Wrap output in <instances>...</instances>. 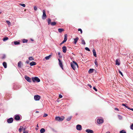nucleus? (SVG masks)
Wrapping results in <instances>:
<instances>
[{
  "mask_svg": "<svg viewBox=\"0 0 133 133\" xmlns=\"http://www.w3.org/2000/svg\"><path fill=\"white\" fill-rule=\"evenodd\" d=\"M94 70V69H90L89 70V73H91L93 72Z\"/></svg>",
  "mask_w": 133,
  "mask_h": 133,
  "instance_id": "5701e85b",
  "label": "nucleus"
},
{
  "mask_svg": "<svg viewBox=\"0 0 133 133\" xmlns=\"http://www.w3.org/2000/svg\"><path fill=\"white\" fill-rule=\"evenodd\" d=\"M93 88L96 91H97V89L95 87H94Z\"/></svg>",
  "mask_w": 133,
  "mask_h": 133,
  "instance_id": "49530a36",
  "label": "nucleus"
},
{
  "mask_svg": "<svg viewBox=\"0 0 133 133\" xmlns=\"http://www.w3.org/2000/svg\"><path fill=\"white\" fill-rule=\"evenodd\" d=\"M95 64L96 65V66H97L98 65V64L97 63V62L96 60H95Z\"/></svg>",
  "mask_w": 133,
  "mask_h": 133,
  "instance_id": "72a5a7b5",
  "label": "nucleus"
},
{
  "mask_svg": "<svg viewBox=\"0 0 133 133\" xmlns=\"http://www.w3.org/2000/svg\"><path fill=\"white\" fill-rule=\"evenodd\" d=\"M45 131V130L44 128H42L40 130V132L41 133H44Z\"/></svg>",
  "mask_w": 133,
  "mask_h": 133,
  "instance_id": "412c9836",
  "label": "nucleus"
},
{
  "mask_svg": "<svg viewBox=\"0 0 133 133\" xmlns=\"http://www.w3.org/2000/svg\"><path fill=\"white\" fill-rule=\"evenodd\" d=\"M43 15L42 17V19H45L47 17L46 15V12L45 10H43Z\"/></svg>",
  "mask_w": 133,
  "mask_h": 133,
  "instance_id": "39448f33",
  "label": "nucleus"
},
{
  "mask_svg": "<svg viewBox=\"0 0 133 133\" xmlns=\"http://www.w3.org/2000/svg\"><path fill=\"white\" fill-rule=\"evenodd\" d=\"M86 131L88 133H93L94 131L91 130L87 129L86 130Z\"/></svg>",
  "mask_w": 133,
  "mask_h": 133,
  "instance_id": "2eb2a0df",
  "label": "nucleus"
},
{
  "mask_svg": "<svg viewBox=\"0 0 133 133\" xmlns=\"http://www.w3.org/2000/svg\"><path fill=\"white\" fill-rule=\"evenodd\" d=\"M25 128L24 129V131H23V133H28V132L26 131H25Z\"/></svg>",
  "mask_w": 133,
  "mask_h": 133,
  "instance_id": "c03bdc74",
  "label": "nucleus"
},
{
  "mask_svg": "<svg viewBox=\"0 0 133 133\" xmlns=\"http://www.w3.org/2000/svg\"><path fill=\"white\" fill-rule=\"evenodd\" d=\"M14 43L15 45H18L20 44V42L17 41H15L14 42Z\"/></svg>",
  "mask_w": 133,
  "mask_h": 133,
  "instance_id": "cd10ccee",
  "label": "nucleus"
},
{
  "mask_svg": "<svg viewBox=\"0 0 133 133\" xmlns=\"http://www.w3.org/2000/svg\"><path fill=\"white\" fill-rule=\"evenodd\" d=\"M29 60L32 61L33 60H34V58H33V57H30L29 58Z\"/></svg>",
  "mask_w": 133,
  "mask_h": 133,
  "instance_id": "473e14b6",
  "label": "nucleus"
},
{
  "mask_svg": "<svg viewBox=\"0 0 133 133\" xmlns=\"http://www.w3.org/2000/svg\"><path fill=\"white\" fill-rule=\"evenodd\" d=\"M58 56L59 57L61 58L62 57V56L61 55V53L60 52H58Z\"/></svg>",
  "mask_w": 133,
  "mask_h": 133,
  "instance_id": "2f4dec72",
  "label": "nucleus"
},
{
  "mask_svg": "<svg viewBox=\"0 0 133 133\" xmlns=\"http://www.w3.org/2000/svg\"><path fill=\"white\" fill-rule=\"evenodd\" d=\"M82 44H83L84 45H85V42L84 40L83 39H82Z\"/></svg>",
  "mask_w": 133,
  "mask_h": 133,
  "instance_id": "c85d7f7f",
  "label": "nucleus"
},
{
  "mask_svg": "<svg viewBox=\"0 0 133 133\" xmlns=\"http://www.w3.org/2000/svg\"><path fill=\"white\" fill-rule=\"evenodd\" d=\"M78 31H80L81 32V34H82V30L81 29H78Z\"/></svg>",
  "mask_w": 133,
  "mask_h": 133,
  "instance_id": "e433bc0d",
  "label": "nucleus"
},
{
  "mask_svg": "<svg viewBox=\"0 0 133 133\" xmlns=\"http://www.w3.org/2000/svg\"><path fill=\"white\" fill-rule=\"evenodd\" d=\"M64 118V117L63 116H62L61 117H55V120L59 121H62Z\"/></svg>",
  "mask_w": 133,
  "mask_h": 133,
  "instance_id": "7ed1b4c3",
  "label": "nucleus"
},
{
  "mask_svg": "<svg viewBox=\"0 0 133 133\" xmlns=\"http://www.w3.org/2000/svg\"><path fill=\"white\" fill-rule=\"evenodd\" d=\"M126 105H127V104H122V106L125 107L127 108L130 109V108H129V107H128V106H126Z\"/></svg>",
  "mask_w": 133,
  "mask_h": 133,
  "instance_id": "bb28decb",
  "label": "nucleus"
},
{
  "mask_svg": "<svg viewBox=\"0 0 133 133\" xmlns=\"http://www.w3.org/2000/svg\"><path fill=\"white\" fill-rule=\"evenodd\" d=\"M14 119L17 121H18L20 119L19 116L18 115H16L15 116Z\"/></svg>",
  "mask_w": 133,
  "mask_h": 133,
  "instance_id": "9d476101",
  "label": "nucleus"
},
{
  "mask_svg": "<svg viewBox=\"0 0 133 133\" xmlns=\"http://www.w3.org/2000/svg\"><path fill=\"white\" fill-rule=\"evenodd\" d=\"M40 98V96L38 95H36L34 96V99L36 101L39 100Z\"/></svg>",
  "mask_w": 133,
  "mask_h": 133,
  "instance_id": "423d86ee",
  "label": "nucleus"
},
{
  "mask_svg": "<svg viewBox=\"0 0 133 133\" xmlns=\"http://www.w3.org/2000/svg\"><path fill=\"white\" fill-rule=\"evenodd\" d=\"M59 98H61L62 97V96L61 94H59Z\"/></svg>",
  "mask_w": 133,
  "mask_h": 133,
  "instance_id": "de8ad7c7",
  "label": "nucleus"
},
{
  "mask_svg": "<svg viewBox=\"0 0 133 133\" xmlns=\"http://www.w3.org/2000/svg\"><path fill=\"white\" fill-rule=\"evenodd\" d=\"M22 129V128H19V131L20 132H21Z\"/></svg>",
  "mask_w": 133,
  "mask_h": 133,
  "instance_id": "8fccbe9b",
  "label": "nucleus"
},
{
  "mask_svg": "<svg viewBox=\"0 0 133 133\" xmlns=\"http://www.w3.org/2000/svg\"><path fill=\"white\" fill-rule=\"evenodd\" d=\"M36 113H38V111H36Z\"/></svg>",
  "mask_w": 133,
  "mask_h": 133,
  "instance_id": "13d9d810",
  "label": "nucleus"
},
{
  "mask_svg": "<svg viewBox=\"0 0 133 133\" xmlns=\"http://www.w3.org/2000/svg\"><path fill=\"white\" fill-rule=\"evenodd\" d=\"M119 59H117L116 61V64L118 65H119L120 64V63L119 62Z\"/></svg>",
  "mask_w": 133,
  "mask_h": 133,
  "instance_id": "dca6fc26",
  "label": "nucleus"
},
{
  "mask_svg": "<svg viewBox=\"0 0 133 133\" xmlns=\"http://www.w3.org/2000/svg\"><path fill=\"white\" fill-rule=\"evenodd\" d=\"M118 117L119 119L120 120H121L122 119V116L119 115H118Z\"/></svg>",
  "mask_w": 133,
  "mask_h": 133,
  "instance_id": "7c9ffc66",
  "label": "nucleus"
},
{
  "mask_svg": "<svg viewBox=\"0 0 133 133\" xmlns=\"http://www.w3.org/2000/svg\"><path fill=\"white\" fill-rule=\"evenodd\" d=\"M6 22L9 25H10L11 24L10 22L9 21H6Z\"/></svg>",
  "mask_w": 133,
  "mask_h": 133,
  "instance_id": "a19ab883",
  "label": "nucleus"
},
{
  "mask_svg": "<svg viewBox=\"0 0 133 133\" xmlns=\"http://www.w3.org/2000/svg\"><path fill=\"white\" fill-rule=\"evenodd\" d=\"M58 60L59 61V64L60 67L62 69H63V66L62 64V62L59 59H58Z\"/></svg>",
  "mask_w": 133,
  "mask_h": 133,
  "instance_id": "ddd939ff",
  "label": "nucleus"
},
{
  "mask_svg": "<svg viewBox=\"0 0 133 133\" xmlns=\"http://www.w3.org/2000/svg\"><path fill=\"white\" fill-rule=\"evenodd\" d=\"M130 109V110H132V111H133V109Z\"/></svg>",
  "mask_w": 133,
  "mask_h": 133,
  "instance_id": "6e6d98bb",
  "label": "nucleus"
},
{
  "mask_svg": "<svg viewBox=\"0 0 133 133\" xmlns=\"http://www.w3.org/2000/svg\"><path fill=\"white\" fill-rule=\"evenodd\" d=\"M67 39V34H65L64 35V40L62 42V43L63 44L66 42Z\"/></svg>",
  "mask_w": 133,
  "mask_h": 133,
  "instance_id": "f8f14e48",
  "label": "nucleus"
},
{
  "mask_svg": "<svg viewBox=\"0 0 133 133\" xmlns=\"http://www.w3.org/2000/svg\"><path fill=\"white\" fill-rule=\"evenodd\" d=\"M28 41L27 39H23V43H27Z\"/></svg>",
  "mask_w": 133,
  "mask_h": 133,
  "instance_id": "f704fd0d",
  "label": "nucleus"
},
{
  "mask_svg": "<svg viewBox=\"0 0 133 133\" xmlns=\"http://www.w3.org/2000/svg\"><path fill=\"white\" fill-rule=\"evenodd\" d=\"M48 115L47 114H45L44 115L43 117H46Z\"/></svg>",
  "mask_w": 133,
  "mask_h": 133,
  "instance_id": "09e8293b",
  "label": "nucleus"
},
{
  "mask_svg": "<svg viewBox=\"0 0 133 133\" xmlns=\"http://www.w3.org/2000/svg\"><path fill=\"white\" fill-rule=\"evenodd\" d=\"M118 72L122 76H123V74L122 73L121 71H120V70H119Z\"/></svg>",
  "mask_w": 133,
  "mask_h": 133,
  "instance_id": "79ce46f5",
  "label": "nucleus"
},
{
  "mask_svg": "<svg viewBox=\"0 0 133 133\" xmlns=\"http://www.w3.org/2000/svg\"><path fill=\"white\" fill-rule=\"evenodd\" d=\"M3 65L4 68H7V64L5 62H4L3 63Z\"/></svg>",
  "mask_w": 133,
  "mask_h": 133,
  "instance_id": "aec40b11",
  "label": "nucleus"
},
{
  "mask_svg": "<svg viewBox=\"0 0 133 133\" xmlns=\"http://www.w3.org/2000/svg\"><path fill=\"white\" fill-rule=\"evenodd\" d=\"M25 78L26 80H27L28 82H31V79L29 77L27 76H25Z\"/></svg>",
  "mask_w": 133,
  "mask_h": 133,
  "instance_id": "1a4fd4ad",
  "label": "nucleus"
},
{
  "mask_svg": "<svg viewBox=\"0 0 133 133\" xmlns=\"http://www.w3.org/2000/svg\"><path fill=\"white\" fill-rule=\"evenodd\" d=\"M38 124H37V125L36 126V127L35 128V129L36 130H38Z\"/></svg>",
  "mask_w": 133,
  "mask_h": 133,
  "instance_id": "58836bf2",
  "label": "nucleus"
},
{
  "mask_svg": "<svg viewBox=\"0 0 133 133\" xmlns=\"http://www.w3.org/2000/svg\"><path fill=\"white\" fill-rule=\"evenodd\" d=\"M64 30L62 29H58V31L59 32L61 33L62 31H64Z\"/></svg>",
  "mask_w": 133,
  "mask_h": 133,
  "instance_id": "b1692460",
  "label": "nucleus"
},
{
  "mask_svg": "<svg viewBox=\"0 0 133 133\" xmlns=\"http://www.w3.org/2000/svg\"><path fill=\"white\" fill-rule=\"evenodd\" d=\"M131 129L133 130V123L131 125Z\"/></svg>",
  "mask_w": 133,
  "mask_h": 133,
  "instance_id": "a18cd8bd",
  "label": "nucleus"
},
{
  "mask_svg": "<svg viewBox=\"0 0 133 133\" xmlns=\"http://www.w3.org/2000/svg\"><path fill=\"white\" fill-rule=\"evenodd\" d=\"M34 10L35 11H36L37 10V8L36 6H35L34 7Z\"/></svg>",
  "mask_w": 133,
  "mask_h": 133,
  "instance_id": "37998d69",
  "label": "nucleus"
},
{
  "mask_svg": "<svg viewBox=\"0 0 133 133\" xmlns=\"http://www.w3.org/2000/svg\"><path fill=\"white\" fill-rule=\"evenodd\" d=\"M71 67L74 70H75L77 67H78V65L77 63L73 61V62L71 63Z\"/></svg>",
  "mask_w": 133,
  "mask_h": 133,
  "instance_id": "f257e3e1",
  "label": "nucleus"
},
{
  "mask_svg": "<svg viewBox=\"0 0 133 133\" xmlns=\"http://www.w3.org/2000/svg\"><path fill=\"white\" fill-rule=\"evenodd\" d=\"M106 133H110V132L109 131H108L107 132H106Z\"/></svg>",
  "mask_w": 133,
  "mask_h": 133,
  "instance_id": "4d7b16f0",
  "label": "nucleus"
},
{
  "mask_svg": "<svg viewBox=\"0 0 133 133\" xmlns=\"http://www.w3.org/2000/svg\"><path fill=\"white\" fill-rule=\"evenodd\" d=\"M72 117V116H71L70 117H69L66 120L67 121H70L71 119V118Z\"/></svg>",
  "mask_w": 133,
  "mask_h": 133,
  "instance_id": "a878e982",
  "label": "nucleus"
},
{
  "mask_svg": "<svg viewBox=\"0 0 133 133\" xmlns=\"http://www.w3.org/2000/svg\"><path fill=\"white\" fill-rule=\"evenodd\" d=\"M115 110H117V111H119V109H118L117 108H115Z\"/></svg>",
  "mask_w": 133,
  "mask_h": 133,
  "instance_id": "603ef678",
  "label": "nucleus"
},
{
  "mask_svg": "<svg viewBox=\"0 0 133 133\" xmlns=\"http://www.w3.org/2000/svg\"><path fill=\"white\" fill-rule=\"evenodd\" d=\"M92 52H93V54L94 56L95 57H97V55L96 54V52L95 51V49H93L92 50Z\"/></svg>",
  "mask_w": 133,
  "mask_h": 133,
  "instance_id": "f3484780",
  "label": "nucleus"
},
{
  "mask_svg": "<svg viewBox=\"0 0 133 133\" xmlns=\"http://www.w3.org/2000/svg\"><path fill=\"white\" fill-rule=\"evenodd\" d=\"M79 38L78 37H76V38L74 39V43L76 44Z\"/></svg>",
  "mask_w": 133,
  "mask_h": 133,
  "instance_id": "6ab92c4d",
  "label": "nucleus"
},
{
  "mask_svg": "<svg viewBox=\"0 0 133 133\" xmlns=\"http://www.w3.org/2000/svg\"><path fill=\"white\" fill-rule=\"evenodd\" d=\"M85 49L86 50H87V51H90V49L88 47H86V48H85Z\"/></svg>",
  "mask_w": 133,
  "mask_h": 133,
  "instance_id": "ea45409f",
  "label": "nucleus"
},
{
  "mask_svg": "<svg viewBox=\"0 0 133 133\" xmlns=\"http://www.w3.org/2000/svg\"><path fill=\"white\" fill-rule=\"evenodd\" d=\"M32 79L34 82L36 81L37 82H40V79L36 77H32Z\"/></svg>",
  "mask_w": 133,
  "mask_h": 133,
  "instance_id": "20e7f679",
  "label": "nucleus"
},
{
  "mask_svg": "<svg viewBox=\"0 0 133 133\" xmlns=\"http://www.w3.org/2000/svg\"><path fill=\"white\" fill-rule=\"evenodd\" d=\"M48 25L50 24L52 26L55 25L56 24V23L55 22H51V19L49 18L48 19Z\"/></svg>",
  "mask_w": 133,
  "mask_h": 133,
  "instance_id": "f03ea898",
  "label": "nucleus"
},
{
  "mask_svg": "<svg viewBox=\"0 0 133 133\" xmlns=\"http://www.w3.org/2000/svg\"><path fill=\"white\" fill-rule=\"evenodd\" d=\"M51 55H50L48 56H46L45 57V59L46 60H48L51 57Z\"/></svg>",
  "mask_w": 133,
  "mask_h": 133,
  "instance_id": "4be33fe9",
  "label": "nucleus"
},
{
  "mask_svg": "<svg viewBox=\"0 0 133 133\" xmlns=\"http://www.w3.org/2000/svg\"><path fill=\"white\" fill-rule=\"evenodd\" d=\"M8 39V37H5L3 38V41H5Z\"/></svg>",
  "mask_w": 133,
  "mask_h": 133,
  "instance_id": "c756f323",
  "label": "nucleus"
},
{
  "mask_svg": "<svg viewBox=\"0 0 133 133\" xmlns=\"http://www.w3.org/2000/svg\"><path fill=\"white\" fill-rule=\"evenodd\" d=\"M97 123L98 124H100L103 123L104 122V120L103 119H98L97 121Z\"/></svg>",
  "mask_w": 133,
  "mask_h": 133,
  "instance_id": "9b49d317",
  "label": "nucleus"
},
{
  "mask_svg": "<svg viewBox=\"0 0 133 133\" xmlns=\"http://www.w3.org/2000/svg\"><path fill=\"white\" fill-rule=\"evenodd\" d=\"M120 133H126V132L124 130H122L120 131Z\"/></svg>",
  "mask_w": 133,
  "mask_h": 133,
  "instance_id": "c9c22d12",
  "label": "nucleus"
},
{
  "mask_svg": "<svg viewBox=\"0 0 133 133\" xmlns=\"http://www.w3.org/2000/svg\"><path fill=\"white\" fill-rule=\"evenodd\" d=\"M88 86L89 87H90V88H92L91 86L89 84H88Z\"/></svg>",
  "mask_w": 133,
  "mask_h": 133,
  "instance_id": "3c124183",
  "label": "nucleus"
},
{
  "mask_svg": "<svg viewBox=\"0 0 133 133\" xmlns=\"http://www.w3.org/2000/svg\"><path fill=\"white\" fill-rule=\"evenodd\" d=\"M1 12H0V14H1Z\"/></svg>",
  "mask_w": 133,
  "mask_h": 133,
  "instance_id": "bf43d9fd",
  "label": "nucleus"
},
{
  "mask_svg": "<svg viewBox=\"0 0 133 133\" xmlns=\"http://www.w3.org/2000/svg\"><path fill=\"white\" fill-rule=\"evenodd\" d=\"M26 63L27 64H29V61H26Z\"/></svg>",
  "mask_w": 133,
  "mask_h": 133,
  "instance_id": "864d4df0",
  "label": "nucleus"
},
{
  "mask_svg": "<svg viewBox=\"0 0 133 133\" xmlns=\"http://www.w3.org/2000/svg\"><path fill=\"white\" fill-rule=\"evenodd\" d=\"M62 51L63 52L65 53L67 50V49L66 46H63L62 48Z\"/></svg>",
  "mask_w": 133,
  "mask_h": 133,
  "instance_id": "4468645a",
  "label": "nucleus"
},
{
  "mask_svg": "<svg viewBox=\"0 0 133 133\" xmlns=\"http://www.w3.org/2000/svg\"><path fill=\"white\" fill-rule=\"evenodd\" d=\"M30 64L31 66L34 65L36 64V63L35 62L33 61L30 63Z\"/></svg>",
  "mask_w": 133,
  "mask_h": 133,
  "instance_id": "a211bd4d",
  "label": "nucleus"
},
{
  "mask_svg": "<svg viewBox=\"0 0 133 133\" xmlns=\"http://www.w3.org/2000/svg\"><path fill=\"white\" fill-rule=\"evenodd\" d=\"M14 119L12 118H10L7 119V121L9 123H11L13 122Z\"/></svg>",
  "mask_w": 133,
  "mask_h": 133,
  "instance_id": "0eeeda50",
  "label": "nucleus"
},
{
  "mask_svg": "<svg viewBox=\"0 0 133 133\" xmlns=\"http://www.w3.org/2000/svg\"><path fill=\"white\" fill-rule=\"evenodd\" d=\"M76 129H77L78 130H81L82 129V126L81 125L78 124L76 125Z\"/></svg>",
  "mask_w": 133,
  "mask_h": 133,
  "instance_id": "6e6552de",
  "label": "nucleus"
},
{
  "mask_svg": "<svg viewBox=\"0 0 133 133\" xmlns=\"http://www.w3.org/2000/svg\"><path fill=\"white\" fill-rule=\"evenodd\" d=\"M21 62L19 61L18 63V66L19 68H21Z\"/></svg>",
  "mask_w": 133,
  "mask_h": 133,
  "instance_id": "393cba45",
  "label": "nucleus"
},
{
  "mask_svg": "<svg viewBox=\"0 0 133 133\" xmlns=\"http://www.w3.org/2000/svg\"><path fill=\"white\" fill-rule=\"evenodd\" d=\"M63 43H62V42L61 43H60V45H61L62 44H63Z\"/></svg>",
  "mask_w": 133,
  "mask_h": 133,
  "instance_id": "5fc2aeb1",
  "label": "nucleus"
},
{
  "mask_svg": "<svg viewBox=\"0 0 133 133\" xmlns=\"http://www.w3.org/2000/svg\"><path fill=\"white\" fill-rule=\"evenodd\" d=\"M21 6H23V7H25V5L24 4H19Z\"/></svg>",
  "mask_w": 133,
  "mask_h": 133,
  "instance_id": "4c0bfd02",
  "label": "nucleus"
}]
</instances>
